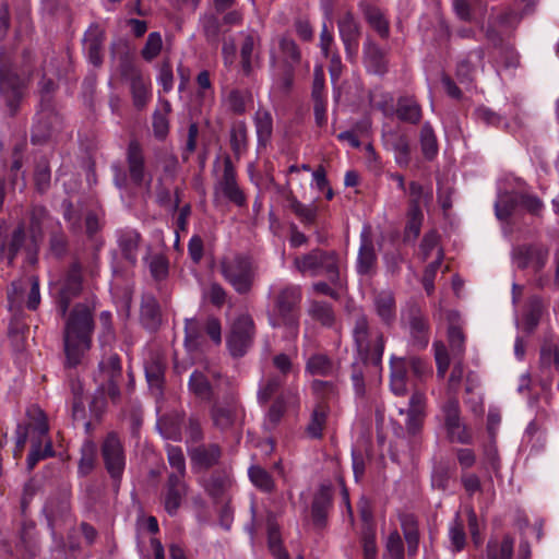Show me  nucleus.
I'll use <instances>...</instances> for the list:
<instances>
[{
  "mask_svg": "<svg viewBox=\"0 0 559 559\" xmlns=\"http://www.w3.org/2000/svg\"><path fill=\"white\" fill-rule=\"evenodd\" d=\"M374 310L385 325H391L395 320V298L392 293H379L373 300Z\"/></svg>",
  "mask_w": 559,
  "mask_h": 559,
  "instance_id": "c9c22d12",
  "label": "nucleus"
},
{
  "mask_svg": "<svg viewBox=\"0 0 559 559\" xmlns=\"http://www.w3.org/2000/svg\"><path fill=\"white\" fill-rule=\"evenodd\" d=\"M520 192H506L495 203V213L499 221L507 222L520 207Z\"/></svg>",
  "mask_w": 559,
  "mask_h": 559,
  "instance_id": "79ce46f5",
  "label": "nucleus"
},
{
  "mask_svg": "<svg viewBox=\"0 0 559 559\" xmlns=\"http://www.w3.org/2000/svg\"><path fill=\"white\" fill-rule=\"evenodd\" d=\"M27 282L29 285L27 293V285L24 281L12 282L7 290L8 308L16 323L23 316V305L31 311H36L40 305L41 297L38 278L31 276Z\"/></svg>",
  "mask_w": 559,
  "mask_h": 559,
  "instance_id": "1a4fd4ad",
  "label": "nucleus"
},
{
  "mask_svg": "<svg viewBox=\"0 0 559 559\" xmlns=\"http://www.w3.org/2000/svg\"><path fill=\"white\" fill-rule=\"evenodd\" d=\"M230 148L237 159L248 148V130L243 121L233 123L230 128Z\"/></svg>",
  "mask_w": 559,
  "mask_h": 559,
  "instance_id": "a18cd8bd",
  "label": "nucleus"
},
{
  "mask_svg": "<svg viewBox=\"0 0 559 559\" xmlns=\"http://www.w3.org/2000/svg\"><path fill=\"white\" fill-rule=\"evenodd\" d=\"M330 405L317 404L310 417V421L306 427L307 435L312 439H321L323 429L326 425Z\"/></svg>",
  "mask_w": 559,
  "mask_h": 559,
  "instance_id": "a19ab883",
  "label": "nucleus"
},
{
  "mask_svg": "<svg viewBox=\"0 0 559 559\" xmlns=\"http://www.w3.org/2000/svg\"><path fill=\"white\" fill-rule=\"evenodd\" d=\"M294 266L301 274L311 276L324 274L331 283L340 280L338 254L336 251H325L319 248L294 259Z\"/></svg>",
  "mask_w": 559,
  "mask_h": 559,
  "instance_id": "6e6552de",
  "label": "nucleus"
},
{
  "mask_svg": "<svg viewBox=\"0 0 559 559\" xmlns=\"http://www.w3.org/2000/svg\"><path fill=\"white\" fill-rule=\"evenodd\" d=\"M202 29L206 41L213 46H217L222 33V23L219 19L214 14L205 15L202 19Z\"/></svg>",
  "mask_w": 559,
  "mask_h": 559,
  "instance_id": "69168bd1",
  "label": "nucleus"
},
{
  "mask_svg": "<svg viewBox=\"0 0 559 559\" xmlns=\"http://www.w3.org/2000/svg\"><path fill=\"white\" fill-rule=\"evenodd\" d=\"M367 23L379 34L383 39L390 36V24L384 17L381 10L372 4L360 2L359 4Z\"/></svg>",
  "mask_w": 559,
  "mask_h": 559,
  "instance_id": "72a5a7b5",
  "label": "nucleus"
},
{
  "mask_svg": "<svg viewBox=\"0 0 559 559\" xmlns=\"http://www.w3.org/2000/svg\"><path fill=\"white\" fill-rule=\"evenodd\" d=\"M102 457L106 471L115 483H118L123 474L126 457L120 438L116 432H109L102 444Z\"/></svg>",
  "mask_w": 559,
  "mask_h": 559,
  "instance_id": "ddd939ff",
  "label": "nucleus"
},
{
  "mask_svg": "<svg viewBox=\"0 0 559 559\" xmlns=\"http://www.w3.org/2000/svg\"><path fill=\"white\" fill-rule=\"evenodd\" d=\"M286 400L283 394L277 395L270 405L264 418V426L267 430H272L278 426L282 418L286 414Z\"/></svg>",
  "mask_w": 559,
  "mask_h": 559,
  "instance_id": "5fc2aeb1",
  "label": "nucleus"
},
{
  "mask_svg": "<svg viewBox=\"0 0 559 559\" xmlns=\"http://www.w3.org/2000/svg\"><path fill=\"white\" fill-rule=\"evenodd\" d=\"M142 321L147 330L156 331L162 322L160 308L154 298L142 305Z\"/></svg>",
  "mask_w": 559,
  "mask_h": 559,
  "instance_id": "13d9d810",
  "label": "nucleus"
},
{
  "mask_svg": "<svg viewBox=\"0 0 559 559\" xmlns=\"http://www.w3.org/2000/svg\"><path fill=\"white\" fill-rule=\"evenodd\" d=\"M332 506V486L321 485L313 497L311 504V516L316 524L328 521L329 510Z\"/></svg>",
  "mask_w": 559,
  "mask_h": 559,
  "instance_id": "c85d7f7f",
  "label": "nucleus"
},
{
  "mask_svg": "<svg viewBox=\"0 0 559 559\" xmlns=\"http://www.w3.org/2000/svg\"><path fill=\"white\" fill-rule=\"evenodd\" d=\"M337 28L347 59L355 62L358 56L361 24L353 12L346 11L338 17Z\"/></svg>",
  "mask_w": 559,
  "mask_h": 559,
  "instance_id": "2eb2a0df",
  "label": "nucleus"
},
{
  "mask_svg": "<svg viewBox=\"0 0 559 559\" xmlns=\"http://www.w3.org/2000/svg\"><path fill=\"white\" fill-rule=\"evenodd\" d=\"M239 402L235 394L224 396L223 401H215L210 409L213 426L221 431L230 429L237 419Z\"/></svg>",
  "mask_w": 559,
  "mask_h": 559,
  "instance_id": "f3484780",
  "label": "nucleus"
},
{
  "mask_svg": "<svg viewBox=\"0 0 559 559\" xmlns=\"http://www.w3.org/2000/svg\"><path fill=\"white\" fill-rule=\"evenodd\" d=\"M166 364L162 355L154 354L145 366V378L150 393L158 401L164 394Z\"/></svg>",
  "mask_w": 559,
  "mask_h": 559,
  "instance_id": "b1692460",
  "label": "nucleus"
},
{
  "mask_svg": "<svg viewBox=\"0 0 559 559\" xmlns=\"http://www.w3.org/2000/svg\"><path fill=\"white\" fill-rule=\"evenodd\" d=\"M301 298V288L297 285L280 288L273 297V311L269 314L271 326L285 328L292 337H297Z\"/></svg>",
  "mask_w": 559,
  "mask_h": 559,
  "instance_id": "20e7f679",
  "label": "nucleus"
},
{
  "mask_svg": "<svg viewBox=\"0 0 559 559\" xmlns=\"http://www.w3.org/2000/svg\"><path fill=\"white\" fill-rule=\"evenodd\" d=\"M284 376H277L276 373L269 374L261 383L258 390V401L260 404L265 405L273 397H276L284 385Z\"/></svg>",
  "mask_w": 559,
  "mask_h": 559,
  "instance_id": "37998d69",
  "label": "nucleus"
},
{
  "mask_svg": "<svg viewBox=\"0 0 559 559\" xmlns=\"http://www.w3.org/2000/svg\"><path fill=\"white\" fill-rule=\"evenodd\" d=\"M288 207L297 216V218L305 225H313L318 217V207L314 204L306 205L301 203L292 191L286 195Z\"/></svg>",
  "mask_w": 559,
  "mask_h": 559,
  "instance_id": "e433bc0d",
  "label": "nucleus"
},
{
  "mask_svg": "<svg viewBox=\"0 0 559 559\" xmlns=\"http://www.w3.org/2000/svg\"><path fill=\"white\" fill-rule=\"evenodd\" d=\"M401 324L408 330L412 345L425 348L429 343L430 324L423 307L416 301H408L401 312Z\"/></svg>",
  "mask_w": 559,
  "mask_h": 559,
  "instance_id": "9d476101",
  "label": "nucleus"
},
{
  "mask_svg": "<svg viewBox=\"0 0 559 559\" xmlns=\"http://www.w3.org/2000/svg\"><path fill=\"white\" fill-rule=\"evenodd\" d=\"M255 326L249 314L238 317L227 336V346L235 358L242 357L253 343Z\"/></svg>",
  "mask_w": 559,
  "mask_h": 559,
  "instance_id": "9b49d317",
  "label": "nucleus"
},
{
  "mask_svg": "<svg viewBox=\"0 0 559 559\" xmlns=\"http://www.w3.org/2000/svg\"><path fill=\"white\" fill-rule=\"evenodd\" d=\"M444 428H457V423L462 421L459 400L454 396L449 397L441 406Z\"/></svg>",
  "mask_w": 559,
  "mask_h": 559,
  "instance_id": "0e129e2a",
  "label": "nucleus"
},
{
  "mask_svg": "<svg viewBox=\"0 0 559 559\" xmlns=\"http://www.w3.org/2000/svg\"><path fill=\"white\" fill-rule=\"evenodd\" d=\"M150 275L158 285L166 281L169 275V261L163 253H155L147 258Z\"/></svg>",
  "mask_w": 559,
  "mask_h": 559,
  "instance_id": "603ef678",
  "label": "nucleus"
},
{
  "mask_svg": "<svg viewBox=\"0 0 559 559\" xmlns=\"http://www.w3.org/2000/svg\"><path fill=\"white\" fill-rule=\"evenodd\" d=\"M378 269V255L374 249L371 227L365 226L360 234V246L356 262V270L359 275L373 276Z\"/></svg>",
  "mask_w": 559,
  "mask_h": 559,
  "instance_id": "a211bd4d",
  "label": "nucleus"
},
{
  "mask_svg": "<svg viewBox=\"0 0 559 559\" xmlns=\"http://www.w3.org/2000/svg\"><path fill=\"white\" fill-rule=\"evenodd\" d=\"M183 421L185 412L173 411L159 417L157 420V428L166 439L180 441L182 438L181 425Z\"/></svg>",
  "mask_w": 559,
  "mask_h": 559,
  "instance_id": "7c9ffc66",
  "label": "nucleus"
},
{
  "mask_svg": "<svg viewBox=\"0 0 559 559\" xmlns=\"http://www.w3.org/2000/svg\"><path fill=\"white\" fill-rule=\"evenodd\" d=\"M352 337L356 357L371 360L372 366L381 367L385 337L383 332L364 312H358L353 318Z\"/></svg>",
  "mask_w": 559,
  "mask_h": 559,
  "instance_id": "f03ea898",
  "label": "nucleus"
},
{
  "mask_svg": "<svg viewBox=\"0 0 559 559\" xmlns=\"http://www.w3.org/2000/svg\"><path fill=\"white\" fill-rule=\"evenodd\" d=\"M57 90V81L46 73H43L37 84V93L39 95L38 108H47V112H51V108H55V94Z\"/></svg>",
  "mask_w": 559,
  "mask_h": 559,
  "instance_id": "58836bf2",
  "label": "nucleus"
},
{
  "mask_svg": "<svg viewBox=\"0 0 559 559\" xmlns=\"http://www.w3.org/2000/svg\"><path fill=\"white\" fill-rule=\"evenodd\" d=\"M545 312V304L539 296H531L523 313V331L531 335L537 329Z\"/></svg>",
  "mask_w": 559,
  "mask_h": 559,
  "instance_id": "2f4dec72",
  "label": "nucleus"
},
{
  "mask_svg": "<svg viewBox=\"0 0 559 559\" xmlns=\"http://www.w3.org/2000/svg\"><path fill=\"white\" fill-rule=\"evenodd\" d=\"M311 390L319 399L318 404L329 405L331 402L337 401L340 396L338 388L332 381L313 380L311 382Z\"/></svg>",
  "mask_w": 559,
  "mask_h": 559,
  "instance_id": "3c124183",
  "label": "nucleus"
},
{
  "mask_svg": "<svg viewBox=\"0 0 559 559\" xmlns=\"http://www.w3.org/2000/svg\"><path fill=\"white\" fill-rule=\"evenodd\" d=\"M114 182L120 191V198L129 210H136L140 192V142L131 139L127 160L111 166Z\"/></svg>",
  "mask_w": 559,
  "mask_h": 559,
  "instance_id": "7ed1b4c3",
  "label": "nucleus"
},
{
  "mask_svg": "<svg viewBox=\"0 0 559 559\" xmlns=\"http://www.w3.org/2000/svg\"><path fill=\"white\" fill-rule=\"evenodd\" d=\"M308 314L324 328H332L336 320L333 306L326 301L312 300L308 308Z\"/></svg>",
  "mask_w": 559,
  "mask_h": 559,
  "instance_id": "ea45409f",
  "label": "nucleus"
},
{
  "mask_svg": "<svg viewBox=\"0 0 559 559\" xmlns=\"http://www.w3.org/2000/svg\"><path fill=\"white\" fill-rule=\"evenodd\" d=\"M189 389L201 399L211 400L213 396V390L210 381L203 372L198 370L192 372L190 376Z\"/></svg>",
  "mask_w": 559,
  "mask_h": 559,
  "instance_id": "e2e57ef3",
  "label": "nucleus"
},
{
  "mask_svg": "<svg viewBox=\"0 0 559 559\" xmlns=\"http://www.w3.org/2000/svg\"><path fill=\"white\" fill-rule=\"evenodd\" d=\"M187 493L186 484L176 474L168 476L167 489L164 498V508L170 515L177 513Z\"/></svg>",
  "mask_w": 559,
  "mask_h": 559,
  "instance_id": "cd10ccee",
  "label": "nucleus"
},
{
  "mask_svg": "<svg viewBox=\"0 0 559 559\" xmlns=\"http://www.w3.org/2000/svg\"><path fill=\"white\" fill-rule=\"evenodd\" d=\"M99 373L108 382V395L115 400L120 391L117 380L121 377V359L118 354H110L99 362Z\"/></svg>",
  "mask_w": 559,
  "mask_h": 559,
  "instance_id": "bb28decb",
  "label": "nucleus"
},
{
  "mask_svg": "<svg viewBox=\"0 0 559 559\" xmlns=\"http://www.w3.org/2000/svg\"><path fill=\"white\" fill-rule=\"evenodd\" d=\"M111 58L121 78L130 83L133 104L140 107V70L138 50L129 39L120 38L111 45Z\"/></svg>",
  "mask_w": 559,
  "mask_h": 559,
  "instance_id": "423d86ee",
  "label": "nucleus"
},
{
  "mask_svg": "<svg viewBox=\"0 0 559 559\" xmlns=\"http://www.w3.org/2000/svg\"><path fill=\"white\" fill-rule=\"evenodd\" d=\"M140 235L133 230L121 231L119 235V247L123 258L132 265L136 263V253Z\"/></svg>",
  "mask_w": 559,
  "mask_h": 559,
  "instance_id": "49530a36",
  "label": "nucleus"
},
{
  "mask_svg": "<svg viewBox=\"0 0 559 559\" xmlns=\"http://www.w3.org/2000/svg\"><path fill=\"white\" fill-rule=\"evenodd\" d=\"M539 361L543 367L554 365L559 371V341L555 342L550 337H546L540 347Z\"/></svg>",
  "mask_w": 559,
  "mask_h": 559,
  "instance_id": "bf43d9fd",
  "label": "nucleus"
},
{
  "mask_svg": "<svg viewBox=\"0 0 559 559\" xmlns=\"http://www.w3.org/2000/svg\"><path fill=\"white\" fill-rule=\"evenodd\" d=\"M362 62L369 73L382 76L389 71L388 52L371 36L364 43Z\"/></svg>",
  "mask_w": 559,
  "mask_h": 559,
  "instance_id": "5701e85b",
  "label": "nucleus"
},
{
  "mask_svg": "<svg viewBox=\"0 0 559 559\" xmlns=\"http://www.w3.org/2000/svg\"><path fill=\"white\" fill-rule=\"evenodd\" d=\"M497 62L504 69H515L520 66V56L510 43H507L498 48Z\"/></svg>",
  "mask_w": 559,
  "mask_h": 559,
  "instance_id": "774afa93",
  "label": "nucleus"
},
{
  "mask_svg": "<svg viewBox=\"0 0 559 559\" xmlns=\"http://www.w3.org/2000/svg\"><path fill=\"white\" fill-rule=\"evenodd\" d=\"M29 416V423L24 424L28 426V435L31 433V438L38 439H47L50 438L48 436L49 425L47 420L46 414L40 408H33L27 412Z\"/></svg>",
  "mask_w": 559,
  "mask_h": 559,
  "instance_id": "c03bdc74",
  "label": "nucleus"
},
{
  "mask_svg": "<svg viewBox=\"0 0 559 559\" xmlns=\"http://www.w3.org/2000/svg\"><path fill=\"white\" fill-rule=\"evenodd\" d=\"M333 362L323 354L312 355L306 364V370L312 376L326 377L332 373Z\"/></svg>",
  "mask_w": 559,
  "mask_h": 559,
  "instance_id": "680f3d73",
  "label": "nucleus"
},
{
  "mask_svg": "<svg viewBox=\"0 0 559 559\" xmlns=\"http://www.w3.org/2000/svg\"><path fill=\"white\" fill-rule=\"evenodd\" d=\"M511 257L518 269L532 266L534 273L538 274L547 264L549 249L544 245L524 243L514 247Z\"/></svg>",
  "mask_w": 559,
  "mask_h": 559,
  "instance_id": "4468645a",
  "label": "nucleus"
},
{
  "mask_svg": "<svg viewBox=\"0 0 559 559\" xmlns=\"http://www.w3.org/2000/svg\"><path fill=\"white\" fill-rule=\"evenodd\" d=\"M234 485V478L230 467L214 468L204 479L203 487L205 492L214 502H224L230 500V490Z\"/></svg>",
  "mask_w": 559,
  "mask_h": 559,
  "instance_id": "dca6fc26",
  "label": "nucleus"
},
{
  "mask_svg": "<svg viewBox=\"0 0 559 559\" xmlns=\"http://www.w3.org/2000/svg\"><path fill=\"white\" fill-rule=\"evenodd\" d=\"M513 547L514 538L510 535H504L501 543L490 539L487 544V557L488 559H512Z\"/></svg>",
  "mask_w": 559,
  "mask_h": 559,
  "instance_id": "09e8293b",
  "label": "nucleus"
},
{
  "mask_svg": "<svg viewBox=\"0 0 559 559\" xmlns=\"http://www.w3.org/2000/svg\"><path fill=\"white\" fill-rule=\"evenodd\" d=\"M185 431L187 448L202 443L204 440V431L202 428L201 418L198 414H190L185 424Z\"/></svg>",
  "mask_w": 559,
  "mask_h": 559,
  "instance_id": "4d7b16f0",
  "label": "nucleus"
},
{
  "mask_svg": "<svg viewBox=\"0 0 559 559\" xmlns=\"http://www.w3.org/2000/svg\"><path fill=\"white\" fill-rule=\"evenodd\" d=\"M280 51L283 57L282 67L296 68L301 61V52L296 41L290 38L283 36L278 40Z\"/></svg>",
  "mask_w": 559,
  "mask_h": 559,
  "instance_id": "de8ad7c7",
  "label": "nucleus"
},
{
  "mask_svg": "<svg viewBox=\"0 0 559 559\" xmlns=\"http://www.w3.org/2000/svg\"><path fill=\"white\" fill-rule=\"evenodd\" d=\"M171 112V105L169 100L162 99L158 108L155 109L152 116V129L155 139L164 141L169 133V114Z\"/></svg>",
  "mask_w": 559,
  "mask_h": 559,
  "instance_id": "f704fd0d",
  "label": "nucleus"
},
{
  "mask_svg": "<svg viewBox=\"0 0 559 559\" xmlns=\"http://www.w3.org/2000/svg\"><path fill=\"white\" fill-rule=\"evenodd\" d=\"M390 145L395 153V162L400 167H407L411 163V144L407 135L393 134Z\"/></svg>",
  "mask_w": 559,
  "mask_h": 559,
  "instance_id": "864d4df0",
  "label": "nucleus"
},
{
  "mask_svg": "<svg viewBox=\"0 0 559 559\" xmlns=\"http://www.w3.org/2000/svg\"><path fill=\"white\" fill-rule=\"evenodd\" d=\"M408 362L406 357L392 356L390 359V390L396 396L408 393Z\"/></svg>",
  "mask_w": 559,
  "mask_h": 559,
  "instance_id": "a878e982",
  "label": "nucleus"
},
{
  "mask_svg": "<svg viewBox=\"0 0 559 559\" xmlns=\"http://www.w3.org/2000/svg\"><path fill=\"white\" fill-rule=\"evenodd\" d=\"M219 266L223 277L236 293L247 295L251 292L258 272V266L251 257L236 254L233 258H225Z\"/></svg>",
  "mask_w": 559,
  "mask_h": 559,
  "instance_id": "0eeeda50",
  "label": "nucleus"
},
{
  "mask_svg": "<svg viewBox=\"0 0 559 559\" xmlns=\"http://www.w3.org/2000/svg\"><path fill=\"white\" fill-rule=\"evenodd\" d=\"M426 406L427 402L424 392L416 389L411 395L408 408L406 411L400 409L401 415L406 413L405 428L409 436L415 437L420 433L426 418Z\"/></svg>",
  "mask_w": 559,
  "mask_h": 559,
  "instance_id": "412c9836",
  "label": "nucleus"
},
{
  "mask_svg": "<svg viewBox=\"0 0 559 559\" xmlns=\"http://www.w3.org/2000/svg\"><path fill=\"white\" fill-rule=\"evenodd\" d=\"M255 128L258 141L260 144H265L272 136L273 132V118L267 110H258L255 114Z\"/></svg>",
  "mask_w": 559,
  "mask_h": 559,
  "instance_id": "052dcab7",
  "label": "nucleus"
},
{
  "mask_svg": "<svg viewBox=\"0 0 559 559\" xmlns=\"http://www.w3.org/2000/svg\"><path fill=\"white\" fill-rule=\"evenodd\" d=\"M97 447L93 441H85L81 449L78 474L82 477L90 475L96 466Z\"/></svg>",
  "mask_w": 559,
  "mask_h": 559,
  "instance_id": "8fccbe9b",
  "label": "nucleus"
},
{
  "mask_svg": "<svg viewBox=\"0 0 559 559\" xmlns=\"http://www.w3.org/2000/svg\"><path fill=\"white\" fill-rule=\"evenodd\" d=\"M23 63L21 74L12 68L0 67V94L12 116L15 115L20 108L24 97V91L32 75L34 68L32 51H23Z\"/></svg>",
  "mask_w": 559,
  "mask_h": 559,
  "instance_id": "39448f33",
  "label": "nucleus"
},
{
  "mask_svg": "<svg viewBox=\"0 0 559 559\" xmlns=\"http://www.w3.org/2000/svg\"><path fill=\"white\" fill-rule=\"evenodd\" d=\"M55 454L56 452L53 450L51 438H31V449L26 457L27 472L31 473L40 461L53 457Z\"/></svg>",
  "mask_w": 559,
  "mask_h": 559,
  "instance_id": "c756f323",
  "label": "nucleus"
},
{
  "mask_svg": "<svg viewBox=\"0 0 559 559\" xmlns=\"http://www.w3.org/2000/svg\"><path fill=\"white\" fill-rule=\"evenodd\" d=\"M395 115L402 122L411 124H418L423 117L421 107L413 96L399 97Z\"/></svg>",
  "mask_w": 559,
  "mask_h": 559,
  "instance_id": "473e14b6",
  "label": "nucleus"
},
{
  "mask_svg": "<svg viewBox=\"0 0 559 559\" xmlns=\"http://www.w3.org/2000/svg\"><path fill=\"white\" fill-rule=\"evenodd\" d=\"M94 329L95 322L91 309L83 304L75 305L69 312L63 331L66 368H76L82 364L84 356L92 347Z\"/></svg>",
  "mask_w": 559,
  "mask_h": 559,
  "instance_id": "f257e3e1",
  "label": "nucleus"
},
{
  "mask_svg": "<svg viewBox=\"0 0 559 559\" xmlns=\"http://www.w3.org/2000/svg\"><path fill=\"white\" fill-rule=\"evenodd\" d=\"M83 288V266L80 261H73L64 275L57 297V309L61 317H66L71 301L78 297Z\"/></svg>",
  "mask_w": 559,
  "mask_h": 559,
  "instance_id": "f8f14e48",
  "label": "nucleus"
},
{
  "mask_svg": "<svg viewBox=\"0 0 559 559\" xmlns=\"http://www.w3.org/2000/svg\"><path fill=\"white\" fill-rule=\"evenodd\" d=\"M371 360H365L356 357L349 367V378L353 383L355 395L358 399L366 396V372Z\"/></svg>",
  "mask_w": 559,
  "mask_h": 559,
  "instance_id": "4c0bfd02",
  "label": "nucleus"
},
{
  "mask_svg": "<svg viewBox=\"0 0 559 559\" xmlns=\"http://www.w3.org/2000/svg\"><path fill=\"white\" fill-rule=\"evenodd\" d=\"M217 188L235 205L242 207L247 204L246 194L237 183L236 169L229 156L224 158V170L217 182Z\"/></svg>",
  "mask_w": 559,
  "mask_h": 559,
  "instance_id": "aec40b11",
  "label": "nucleus"
},
{
  "mask_svg": "<svg viewBox=\"0 0 559 559\" xmlns=\"http://www.w3.org/2000/svg\"><path fill=\"white\" fill-rule=\"evenodd\" d=\"M193 468L209 471L216 466L222 456L223 449L218 443H199L187 449Z\"/></svg>",
  "mask_w": 559,
  "mask_h": 559,
  "instance_id": "4be33fe9",
  "label": "nucleus"
},
{
  "mask_svg": "<svg viewBox=\"0 0 559 559\" xmlns=\"http://www.w3.org/2000/svg\"><path fill=\"white\" fill-rule=\"evenodd\" d=\"M105 38V32L97 23H92L84 33L83 48L86 51L88 61L95 67H99L103 63Z\"/></svg>",
  "mask_w": 559,
  "mask_h": 559,
  "instance_id": "393cba45",
  "label": "nucleus"
},
{
  "mask_svg": "<svg viewBox=\"0 0 559 559\" xmlns=\"http://www.w3.org/2000/svg\"><path fill=\"white\" fill-rule=\"evenodd\" d=\"M419 142L425 158L432 160L438 154V141L432 127L428 122L421 127Z\"/></svg>",
  "mask_w": 559,
  "mask_h": 559,
  "instance_id": "6e6d98bb",
  "label": "nucleus"
},
{
  "mask_svg": "<svg viewBox=\"0 0 559 559\" xmlns=\"http://www.w3.org/2000/svg\"><path fill=\"white\" fill-rule=\"evenodd\" d=\"M250 480L264 492L273 491L275 485L272 476L259 465H253L248 471Z\"/></svg>",
  "mask_w": 559,
  "mask_h": 559,
  "instance_id": "338daca9",
  "label": "nucleus"
},
{
  "mask_svg": "<svg viewBox=\"0 0 559 559\" xmlns=\"http://www.w3.org/2000/svg\"><path fill=\"white\" fill-rule=\"evenodd\" d=\"M47 108H38L31 132V141L33 144H43L48 141L53 132L60 127L61 118L56 108H51V112Z\"/></svg>",
  "mask_w": 559,
  "mask_h": 559,
  "instance_id": "6ab92c4d",
  "label": "nucleus"
}]
</instances>
